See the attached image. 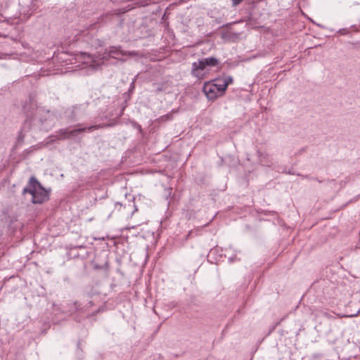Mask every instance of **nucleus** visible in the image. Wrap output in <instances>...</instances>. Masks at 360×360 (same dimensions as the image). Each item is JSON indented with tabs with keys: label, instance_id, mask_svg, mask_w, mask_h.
I'll return each mask as SVG.
<instances>
[{
	"label": "nucleus",
	"instance_id": "1",
	"mask_svg": "<svg viewBox=\"0 0 360 360\" xmlns=\"http://www.w3.org/2000/svg\"><path fill=\"white\" fill-rule=\"evenodd\" d=\"M141 54L138 51H127L121 49L120 46H112L106 49L104 52H98L95 55L89 54L86 52H79L75 54L74 60L77 64L76 67L80 69L89 68L92 71H96L101 69L104 65H107L110 58L125 61L122 56H136L139 57Z\"/></svg>",
	"mask_w": 360,
	"mask_h": 360
},
{
	"label": "nucleus",
	"instance_id": "2",
	"mask_svg": "<svg viewBox=\"0 0 360 360\" xmlns=\"http://www.w3.org/2000/svg\"><path fill=\"white\" fill-rule=\"evenodd\" d=\"M25 120L22 129L28 131L32 127H37L40 130L49 131L54 125L56 113L38 105L37 102L30 98L24 105Z\"/></svg>",
	"mask_w": 360,
	"mask_h": 360
},
{
	"label": "nucleus",
	"instance_id": "3",
	"mask_svg": "<svg viewBox=\"0 0 360 360\" xmlns=\"http://www.w3.org/2000/svg\"><path fill=\"white\" fill-rule=\"evenodd\" d=\"M30 193L31 201L34 204H41L49 200V193L37 179L32 176L30 179L28 186L23 188L22 194Z\"/></svg>",
	"mask_w": 360,
	"mask_h": 360
},
{
	"label": "nucleus",
	"instance_id": "4",
	"mask_svg": "<svg viewBox=\"0 0 360 360\" xmlns=\"http://www.w3.org/2000/svg\"><path fill=\"white\" fill-rule=\"evenodd\" d=\"M219 60L215 57H207L192 63L191 72L195 77L200 76V71H203L207 67L212 68L218 65Z\"/></svg>",
	"mask_w": 360,
	"mask_h": 360
},
{
	"label": "nucleus",
	"instance_id": "5",
	"mask_svg": "<svg viewBox=\"0 0 360 360\" xmlns=\"http://www.w3.org/2000/svg\"><path fill=\"white\" fill-rule=\"evenodd\" d=\"M110 124H94L91 125L87 127H81L78 129H70L69 131V139L75 138L79 134L84 131L91 132L95 130L102 129L106 127H110Z\"/></svg>",
	"mask_w": 360,
	"mask_h": 360
},
{
	"label": "nucleus",
	"instance_id": "6",
	"mask_svg": "<svg viewBox=\"0 0 360 360\" xmlns=\"http://www.w3.org/2000/svg\"><path fill=\"white\" fill-rule=\"evenodd\" d=\"M81 108V105H75L66 110L65 115L70 121L77 120L78 117L84 113V110H82Z\"/></svg>",
	"mask_w": 360,
	"mask_h": 360
},
{
	"label": "nucleus",
	"instance_id": "7",
	"mask_svg": "<svg viewBox=\"0 0 360 360\" xmlns=\"http://www.w3.org/2000/svg\"><path fill=\"white\" fill-rule=\"evenodd\" d=\"M202 89L209 100L213 101L219 96V94L216 91L217 89L216 88V85H214V82H206L204 84Z\"/></svg>",
	"mask_w": 360,
	"mask_h": 360
},
{
	"label": "nucleus",
	"instance_id": "8",
	"mask_svg": "<svg viewBox=\"0 0 360 360\" xmlns=\"http://www.w3.org/2000/svg\"><path fill=\"white\" fill-rule=\"evenodd\" d=\"M69 311L72 313L75 311H78L82 314L84 316L89 317V316H94V313H90L87 311L86 306H82V304L77 302H75L70 304V309Z\"/></svg>",
	"mask_w": 360,
	"mask_h": 360
},
{
	"label": "nucleus",
	"instance_id": "9",
	"mask_svg": "<svg viewBox=\"0 0 360 360\" xmlns=\"http://www.w3.org/2000/svg\"><path fill=\"white\" fill-rule=\"evenodd\" d=\"M258 160L261 165L266 167H272L273 160L271 156L266 153L257 151Z\"/></svg>",
	"mask_w": 360,
	"mask_h": 360
},
{
	"label": "nucleus",
	"instance_id": "10",
	"mask_svg": "<svg viewBox=\"0 0 360 360\" xmlns=\"http://www.w3.org/2000/svg\"><path fill=\"white\" fill-rule=\"evenodd\" d=\"M213 82L214 85H216V88L217 89L216 91H217L219 95H223L225 91L226 90V84H224L221 79H216Z\"/></svg>",
	"mask_w": 360,
	"mask_h": 360
},
{
	"label": "nucleus",
	"instance_id": "11",
	"mask_svg": "<svg viewBox=\"0 0 360 360\" xmlns=\"http://www.w3.org/2000/svg\"><path fill=\"white\" fill-rule=\"evenodd\" d=\"M70 128L60 129L57 131L56 139L58 140H63L69 139Z\"/></svg>",
	"mask_w": 360,
	"mask_h": 360
},
{
	"label": "nucleus",
	"instance_id": "12",
	"mask_svg": "<svg viewBox=\"0 0 360 360\" xmlns=\"http://www.w3.org/2000/svg\"><path fill=\"white\" fill-rule=\"evenodd\" d=\"M178 112L177 110H175V109H173L171 112H169V113L166 114V115H164L162 116H160L159 118H158V120L160 122H167V121H169V120H172L173 119V115L174 113H176Z\"/></svg>",
	"mask_w": 360,
	"mask_h": 360
},
{
	"label": "nucleus",
	"instance_id": "13",
	"mask_svg": "<svg viewBox=\"0 0 360 360\" xmlns=\"http://www.w3.org/2000/svg\"><path fill=\"white\" fill-rule=\"evenodd\" d=\"M221 80L226 84V88H227L229 84L233 83V79L231 76L228 75L225 76Z\"/></svg>",
	"mask_w": 360,
	"mask_h": 360
},
{
	"label": "nucleus",
	"instance_id": "14",
	"mask_svg": "<svg viewBox=\"0 0 360 360\" xmlns=\"http://www.w3.org/2000/svg\"><path fill=\"white\" fill-rule=\"evenodd\" d=\"M228 259H229V262H231V263L234 262L236 260H240V259L237 258L236 253H235L233 256L229 257Z\"/></svg>",
	"mask_w": 360,
	"mask_h": 360
},
{
	"label": "nucleus",
	"instance_id": "15",
	"mask_svg": "<svg viewBox=\"0 0 360 360\" xmlns=\"http://www.w3.org/2000/svg\"><path fill=\"white\" fill-rule=\"evenodd\" d=\"M233 6H237L240 4L243 0H231Z\"/></svg>",
	"mask_w": 360,
	"mask_h": 360
},
{
	"label": "nucleus",
	"instance_id": "16",
	"mask_svg": "<svg viewBox=\"0 0 360 360\" xmlns=\"http://www.w3.org/2000/svg\"><path fill=\"white\" fill-rule=\"evenodd\" d=\"M134 82L133 81L131 84H130V87H129V92H133L134 91Z\"/></svg>",
	"mask_w": 360,
	"mask_h": 360
},
{
	"label": "nucleus",
	"instance_id": "17",
	"mask_svg": "<svg viewBox=\"0 0 360 360\" xmlns=\"http://www.w3.org/2000/svg\"><path fill=\"white\" fill-rule=\"evenodd\" d=\"M339 32L342 34H347L348 33V30L347 29H341L339 30Z\"/></svg>",
	"mask_w": 360,
	"mask_h": 360
},
{
	"label": "nucleus",
	"instance_id": "18",
	"mask_svg": "<svg viewBox=\"0 0 360 360\" xmlns=\"http://www.w3.org/2000/svg\"><path fill=\"white\" fill-rule=\"evenodd\" d=\"M137 128L141 131V127L139 125V124H137Z\"/></svg>",
	"mask_w": 360,
	"mask_h": 360
},
{
	"label": "nucleus",
	"instance_id": "19",
	"mask_svg": "<svg viewBox=\"0 0 360 360\" xmlns=\"http://www.w3.org/2000/svg\"><path fill=\"white\" fill-rule=\"evenodd\" d=\"M324 315L326 316V317H329V314L328 313H325Z\"/></svg>",
	"mask_w": 360,
	"mask_h": 360
},
{
	"label": "nucleus",
	"instance_id": "20",
	"mask_svg": "<svg viewBox=\"0 0 360 360\" xmlns=\"http://www.w3.org/2000/svg\"><path fill=\"white\" fill-rule=\"evenodd\" d=\"M88 304H89L90 306H91V305H92V302H91V301H89V302H88Z\"/></svg>",
	"mask_w": 360,
	"mask_h": 360
},
{
	"label": "nucleus",
	"instance_id": "21",
	"mask_svg": "<svg viewBox=\"0 0 360 360\" xmlns=\"http://www.w3.org/2000/svg\"><path fill=\"white\" fill-rule=\"evenodd\" d=\"M315 179V180H316V181H319V183H321V181L318 180L317 179Z\"/></svg>",
	"mask_w": 360,
	"mask_h": 360
}]
</instances>
